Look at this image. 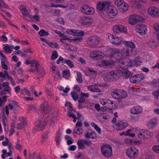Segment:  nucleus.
Segmentation results:
<instances>
[{"mask_svg":"<svg viewBox=\"0 0 159 159\" xmlns=\"http://www.w3.org/2000/svg\"><path fill=\"white\" fill-rule=\"evenodd\" d=\"M114 4L122 12L127 11L129 9V4L125 2L124 0H115L114 2Z\"/></svg>","mask_w":159,"mask_h":159,"instance_id":"nucleus-2","label":"nucleus"},{"mask_svg":"<svg viewBox=\"0 0 159 159\" xmlns=\"http://www.w3.org/2000/svg\"><path fill=\"white\" fill-rule=\"evenodd\" d=\"M20 10L24 15L27 16H30V14L25 6L21 5L20 7Z\"/></svg>","mask_w":159,"mask_h":159,"instance_id":"nucleus-34","label":"nucleus"},{"mask_svg":"<svg viewBox=\"0 0 159 159\" xmlns=\"http://www.w3.org/2000/svg\"><path fill=\"white\" fill-rule=\"evenodd\" d=\"M135 66L140 65L142 62V59L139 57H138L134 61Z\"/></svg>","mask_w":159,"mask_h":159,"instance_id":"nucleus-38","label":"nucleus"},{"mask_svg":"<svg viewBox=\"0 0 159 159\" xmlns=\"http://www.w3.org/2000/svg\"><path fill=\"white\" fill-rule=\"evenodd\" d=\"M101 151L102 155L106 157H109L112 155V149L108 144L103 145L101 148Z\"/></svg>","mask_w":159,"mask_h":159,"instance_id":"nucleus-10","label":"nucleus"},{"mask_svg":"<svg viewBox=\"0 0 159 159\" xmlns=\"http://www.w3.org/2000/svg\"><path fill=\"white\" fill-rule=\"evenodd\" d=\"M66 139L67 140V143L68 145H70L74 142V140L71 137L67 135L66 136Z\"/></svg>","mask_w":159,"mask_h":159,"instance_id":"nucleus-47","label":"nucleus"},{"mask_svg":"<svg viewBox=\"0 0 159 159\" xmlns=\"http://www.w3.org/2000/svg\"><path fill=\"white\" fill-rule=\"evenodd\" d=\"M50 6L51 7H61L63 8H66L67 7L66 6L61 4H55L53 3H51L50 4Z\"/></svg>","mask_w":159,"mask_h":159,"instance_id":"nucleus-49","label":"nucleus"},{"mask_svg":"<svg viewBox=\"0 0 159 159\" xmlns=\"http://www.w3.org/2000/svg\"><path fill=\"white\" fill-rule=\"evenodd\" d=\"M88 142L85 140L81 139L79 140L77 142V145L78 148L80 149H83L85 148V144L87 143Z\"/></svg>","mask_w":159,"mask_h":159,"instance_id":"nucleus-32","label":"nucleus"},{"mask_svg":"<svg viewBox=\"0 0 159 159\" xmlns=\"http://www.w3.org/2000/svg\"><path fill=\"white\" fill-rule=\"evenodd\" d=\"M41 107L43 111L46 113L48 112L50 109L49 106L47 104H44V105H42Z\"/></svg>","mask_w":159,"mask_h":159,"instance_id":"nucleus-40","label":"nucleus"},{"mask_svg":"<svg viewBox=\"0 0 159 159\" xmlns=\"http://www.w3.org/2000/svg\"><path fill=\"white\" fill-rule=\"evenodd\" d=\"M66 32V33L75 36L79 35L82 36L84 34V32L81 30L71 29H67Z\"/></svg>","mask_w":159,"mask_h":159,"instance_id":"nucleus-20","label":"nucleus"},{"mask_svg":"<svg viewBox=\"0 0 159 159\" xmlns=\"http://www.w3.org/2000/svg\"><path fill=\"white\" fill-rule=\"evenodd\" d=\"M134 30L141 36L145 35L148 31L147 26L143 24H139L136 25L134 27Z\"/></svg>","mask_w":159,"mask_h":159,"instance_id":"nucleus-8","label":"nucleus"},{"mask_svg":"<svg viewBox=\"0 0 159 159\" xmlns=\"http://www.w3.org/2000/svg\"><path fill=\"white\" fill-rule=\"evenodd\" d=\"M153 27L155 31L159 33V23H156L153 25Z\"/></svg>","mask_w":159,"mask_h":159,"instance_id":"nucleus-57","label":"nucleus"},{"mask_svg":"<svg viewBox=\"0 0 159 159\" xmlns=\"http://www.w3.org/2000/svg\"><path fill=\"white\" fill-rule=\"evenodd\" d=\"M99 86L98 84H95L88 86L87 88L89 91L94 92L98 93L101 91V90L98 88Z\"/></svg>","mask_w":159,"mask_h":159,"instance_id":"nucleus-29","label":"nucleus"},{"mask_svg":"<svg viewBox=\"0 0 159 159\" xmlns=\"http://www.w3.org/2000/svg\"><path fill=\"white\" fill-rule=\"evenodd\" d=\"M121 61H122V64L125 66V68H128L129 67H132L135 66L134 63V61H132L129 59L125 60H121L117 62L119 63V65H121Z\"/></svg>","mask_w":159,"mask_h":159,"instance_id":"nucleus-19","label":"nucleus"},{"mask_svg":"<svg viewBox=\"0 0 159 159\" xmlns=\"http://www.w3.org/2000/svg\"><path fill=\"white\" fill-rule=\"evenodd\" d=\"M110 80H116L118 79L120 76V73L117 70H113L110 72Z\"/></svg>","mask_w":159,"mask_h":159,"instance_id":"nucleus-27","label":"nucleus"},{"mask_svg":"<svg viewBox=\"0 0 159 159\" xmlns=\"http://www.w3.org/2000/svg\"><path fill=\"white\" fill-rule=\"evenodd\" d=\"M157 123V119L156 118H153L148 122L147 126L149 129H153L156 127Z\"/></svg>","mask_w":159,"mask_h":159,"instance_id":"nucleus-25","label":"nucleus"},{"mask_svg":"<svg viewBox=\"0 0 159 159\" xmlns=\"http://www.w3.org/2000/svg\"><path fill=\"white\" fill-rule=\"evenodd\" d=\"M80 23L84 25H89L92 23L93 19L91 18L87 17H81L79 20Z\"/></svg>","mask_w":159,"mask_h":159,"instance_id":"nucleus-21","label":"nucleus"},{"mask_svg":"<svg viewBox=\"0 0 159 159\" xmlns=\"http://www.w3.org/2000/svg\"><path fill=\"white\" fill-rule=\"evenodd\" d=\"M142 111V108L140 106H136L131 108L130 111L133 114H137L141 113Z\"/></svg>","mask_w":159,"mask_h":159,"instance_id":"nucleus-26","label":"nucleus"},{"mask_svg":"<svg viewBox=\"0 0 159 159\" xmlns=\"http://www.w3.org/2000/svg\"><path fill=\"white\" fill-rule=\"evenodd\" d=\"M108 16L111 18H114L117 14V11L116 9L112 7H109L107 10Z\"/></svg>","mask_w":159,"mask_h":159,"instance_id":"nucleus-22","label":"nucleus"},{"mask_svg":"<svg viewBox=\"0 0 159 159\" xmlns=\"http://www.w3.org/2000/svg\"><path fill=\"white\" fill-rule=\"evenodd\" d=\"M7 96H3L2 98L0 97V107H1L3 104L5 103L7 101Z\"/></svg>","mask_w":159,"mask_h":159,"instance_id":"nucleus-53","label":"nucleus"},{"mask_svg":"<svg viewBox=\"0 0 159 159\" xmlns=\"http://www.w3.org/2000/svg\"><path fill=\"white\" fill-rule=\"evenodd\" d=\"M132 51V49H129V48L126 49H123L120 52L118 53L117 54H116V57L117 56L118 57L116 61L123 60V59L131 55Z\"/></svg>","mask_w":159,"mask_h":159,"instance_id":"nucleus-5","label":"nucleus"},{"mask_svg":"<svg viewBox=\"0 0 159 159\" xmlns=\"http://www.w3.org/2000/svg\"><path fill=\"white\" fill-rule=\"evenodd\" d=\"M39 34L41 36H47L49 34L48 32L43 29L40 30L39 32Z\"/></svg>","mask_w":159,"mask_h":159,"instance_id":"nucleus-39","label":"nucleus"},{"mask_svg":"<svg viewBox=\"0 0 159 159\" xmlns=\"http://www.w3.org/2000/svg\"><path fill=\"white\" fill-rule=\"evenodd\" d=\"M84 137L86 139H94L97 138V135L93 131H89L85 134Z\"/></svg>","mask_w":159,"mask_h":159,"instance_id":"nucleus-31","label":"nucleus"},{"mask_svg":"<svg viewBox=\"0 0 159 159\" xmlns=\"http://www.w3.org/2000/svg\"><path fill=\"white\" fill-rule=\"evenodd\" d=\"M123 43L126 46L129 47L132 49H134L135 48V44L132 42L124 40Z\"/></svg>","mask_w":159,"mask_h":159,"instance_id":"nucleus-35","label":"nucleus"},{"mask_svg":"<svg viewBox=\"0 0 159 159\" xmlns=\"http://www.w3.org/2000/svg\"><path fill=\"white\" fill-rule=\"evenodd\" d=\"M58 57V53L57 51H54L52 52L51 58L52 60L56 59Z\"/></svg>","mask_w":159,"mask_h":159,"instance_id":"nucleus-56","label":"nucleus"},{"mask_svg":"<svg viewBox=\"0 0 159 159\" xmlns=\"http://www.w3.org/2000/svg\"><path fill=\"white\" fill-rule=\"evenodd\" d=\"M122 61H121V65L120 66L119 70L121 72L123 77L125 78H127L131 75V73L130 71L126 69L125 68V66L122 64Z\"/></svg>","mask_w":159,"mask_h":159,"instance_id":"nucleus-17","label":"nucleus"},{"mask_svg":"<svg viewBox=\"0 0 159 159\" xmlns=\"http://www.w3.org/2000/svg\"><path fill=\"white\" fill-rule=\"evenodd\" d=\"M143 18L140 16L136 14L130 15L128 18V23L131 25H134L138 22L142 21Z\"/></svg>","mask_w":159,"mask_h":159,"instance_id":"nucleus-9","label":"nucleus"},{"mask_svg":"<svg viewBox=\"0 0 159 159\" xmlns=\"http://www.w3.org/2000/svg\"><path fill=\"white\" fill-rule=\"evenodd\" d=\"M63 76L66 79H68L70 77V72L69 70H65L63 72Z\"/></svg>","mask_w":159,"mask_h":159,"instance_id":"nucleus-54","label":"nucleus"},{"mask_svg":"<svg viewBox=\"0 0 159 159\" xmlns=\"http://www.w3.org/2000/svg\"><path fill=\"white\" fill-rule=\"evenodd\" d=\"M153 135L152 132L144 129H140L138 133V137L141 139H148Z\"/></svg>","mask_w":159,"mask_h":159,"instance_id":"nucleus-7","label":"nucleus"},{"mask_svg":"<svg viewBox=\"0 0 159 159\" xmlns=\"http://www.w3.org/2000/svg\"><path fill=\"white\" fill-rule=\"evenodd\" d=\"M107 35L109 41L111 43L116 45H121L124 41L123 40V38L120 37H118L110 34H108Z\"/></svg>","mask_w":159,"mask_h":159,"instance_id":"nucleus-6","label":"nucleus"},{"mask_svg":"<svg viewBox=\"0 0 159 159\" xmlns=\"http://www.w3.org/2000/svg\"><path fill=\"white\" fill-rule=\"evenodd\" d=\"M103 77L105 81H108L110 80V72H106L103 75Z\"/></svg>","mask_w":159,"mask_h":159,"instance_id":"nucleus-41","label":"nucleus"},{"mask_svg":"<svg viewBox=\"0 0 159 159\" xmlns=\"http://www.w3.org/2000/svg\"><path fill=\"white\" fill-rule=\"evenodd\" d=\"M72 97L75 101H76L78 98V95L77 93L75 92H72L71 93Z\"/></svg>","mask_w":159,"mask_h":159,"instance_id":"nucleus-63","label":"nucleus"},{"mask_svg":"<svg viewBox=\"0 0 159 159\" xmlns=\"http://www.w3.org/2000/svg\"><path fill=\"white\" fill-rule=\"evenodd\" d=\"M61 37V38L60 39V41L63 43V45L66 46L68 45V44L65 43L64 40H69V39L66 37L64 34V36H62Z\"/></svg>","mask_w":159,"mask_h":159,"instance_id":"nucleus-42","label":"nucleus"},{"mask_svg":"<svg viewBox=\"0 0 159 159\" xmlns=\"http://www.w3.org/2000/svg\"><path fill=\"white\" fill-rule=\"evenodd\" d=\"M100 103L103 106L107 107L110 113H112L113 111L111 109H115L117 108V103L110 100L101 98L100 100Z\"/></svg>","mask_w":159,"mask_h":159,"instance_id":"nucleus-1","label":"nucleus"},{"mask_svg":"<svg viewBox=\"0 0 159 159\" xmlns=\"http://www.w3.org/2000/svg\"><path fill=\"white\" fill-rule=\"evenodd\" d=\"M2 0H0V9L3 11H5V9L7 8V5L5 4L3 2H2Z\"/></svg>","mask_w":159,"mask_h":159,"instance_id":"nucleus-46","label":"nucleus"},{"mask_svg":"<svg viewBox=\"0 0 159 159\" xmlns=\"http://www.w3.org/2000/svg\"><path fill=\"white\" fill-rule=\"evenodd\" d=\"M11 88L9 86L8 83L7 82V84H6V85H5V86L4 87L3 90L4 91L8 92V94L11 95Z\"/></svg>","mask_w":159,"mask_h":159,"instance_id":"nucleus-48","label":"nucleus"},{"mask_svg":"<svg viewBox=\"0 0 159 159\" xmlns=\"http://www.w3.org/2000/svg\"><path fill=\"white\" fill-rule=\"evenodd\" d=\"M62 63H66L68 66L71 68L74 66V64H73L72 61L70 60L65 59L64 62H63Z\"/></svg>","mask_w":159,"mask_h":159,"instance_id":"nucleus-51","label":"nucleus"},{"mask_svg":"<svg viewBox=\"0 0 159 159\" xmlns=\"http://www.w3.org/2000/svg\"><path fill=\"white\" fill-rule=\"evenodd\" d=\"M144 78V75L142 73L131 77L129 79V80L131 83L136 84L141 81Z\"/></svg>","mask_w":159,"mask_h":159,"instance_id":"nucleus-15","label":"nucleus"},{"mask_svg":"<svg viewBox=\"0 0 159 159\" xmlns=\"http://www.w3.org/2000/svg\"><path fill=\"white\" fill-rule=\"evenodd\" d=\"M147 12L148 15L153 17H157L159 16V10L157 7L151 6L147 9Z\"/></svg>","mask_w":159,"mask_h":159,"instance_id":"nucleus-13","label":"nucleus"},{"mask_svg":"<svg viewBox=\"0 0 159 159\" xmlns=\"http://www.w3.org/2000/svg\"><path fill=\"white\" fill-rule=\"evenodd\" d=\"M21 93L24 95H27L28 96H30V92L25 89L21 90Z\"/></svg>","mask_w":159,"mask_h":159,"instance_id":"nucleus-60","label":"nucleus"},{"mask_svg":"<svg viewBox=\"0 0 159 159\" xmlns=\"http://www.w3.org/2000/svg\"><path fill=\"white\" fill-rule=\"evenodd\" d=\"M128 124L125 120H120L113 125V128L115 130L120 131L124 129L128 126Z\"/></svg>","mask_w":159,"mask_h":159,"instance_id":"nucleus-11","label":"nucleus"},{"mask_svg":"<svg viewBox=\"0 0 159 159\" xmlns=\"http://www.w3.org/2000/svg\"><path fill=\"white\" fill-rule=\"evenodd\" d=\"M77 77L76 78L77 81L79 83H81L83 81L82 76L81 73L79 72H77Z\"/></svg>","mask_w":159,"mask_h":159,"instance_id":"nucleus-45","label":"nucleus"},{"mask_svg":"<svg viewBox=\"0 0 159 159\" xmlns=\"http://www.w3.org/2000/svg\"><path fill=\"white\" fill-rule=\"evenodd\" d=\"M3 45L4 46L3 49L6 53L10 54L12 52V50L14 49V46L9 45L7 44H4Z\"/></svg>","mask_w":159,"mask_h":159,"instance_id":"nucleus-33","label":"nucleus"},{"mask_svg":"<svg viewBox=\"0 0 159 159\" xmlns=\"http://www.w3.org/2000/svg\"><path fill=\"white\" fill-rule=\"evenodd\" d=\"M152 94L156 99H158L159 95V89L154 91L152 93Z\"/></svg>","mask_w":159,"mask_h":159,"instance_id":"nucleus-62","label":"nucleus"},{"mask_svg":"<svg viewBox=\"0 0 159 159\" xmlns=\"http://www.w3.org/2000/svg\"><path fill=\"white\" fill-rule=\"evenodd\" d=\"M100 40L99 38L97 36H93L90 37L88 38V42L91 45H94L98 42Z\"/></svg>","mask_w":159,"mask_h":159,"instance_id":"nucleus-30","label":"nucleus"},{"mask_svg":"<svg viewBox=\"0 0 159 159\" xmlns=\"http://www.w3.org/2000/svg\"><path fill=\"white\" fill-rule=\"evenodd\" d=\"M73 132L75 134L80 135L82 134L83 130L81 128H78L76 127L74 129Z\"/></svg>","mask_w":159,"mask_h":159,"instance_id":"nucleus-44","label":"nucleus"},{"mask_svg":"<svg viewBox=\"0 0 159 159\" xmlns=\"http://www.w3.org/2000/svg\"><path fill=\"white\" fill-rule=\"evenodd\" d=\"M111 96L116 99H121L126 98L127 95L126 92L120 89H114L111 93Z\"/></svg>","mask_w":159,"mask_h":159,"instance_id":"nucleus-3","label":"nucleus"},{"mask_svg":"<svg viewBox=\"0 0 159 159\" xmlns=\"http://www.w3.org/2000/svg\"><path fill=\"white\" fill-rule=\"evenodd\" d=\"M26 122L24 121L23 123H21V124H19L17 125V128L20 129H23L24 128L26 125Z\"/></svg>","mask_w":159,"mask_h":159,"instance_id":"nucleus-61","label":"nucleus"},{"mask_svg":"<svg viewBox=\"0 0 159 159\" xmlns=\"http://www.w3.org/2000/svg\"><path fill=\"white\" fill-rule=\"evenodd\" d=\"M100 63L98 65L100 66H103L106 67H108L113 66L115 62L114 61H111L102 60L99 62Z\"/></svg>","mask_w":159,"mask_h":159,"instance_id":"nucleus-23","label":"nucleus"},{"mask_svg":"<svg viewBox=\"0 0 159 159\" xmlns=\"http://www.w3.org/2000/svg\"><path fill=\"white\" fill-rule=\"evenodd\" d=\"M58 88L59 91L61 92H63L65 93H68L70 89L69 88L66 87L64 89L63 87L61 86H59Z\"/></svg>","mask_w":159,"mask_h":159,"instance_id":"nucleus-43","label":"nucleus"},{"mask_svg":"<svg viewBox=\"0 0 159 159\" xmlns=\"http://www.w3.org/2000/svg\"><path fill=\"white\" fill-rule=\"evenodd\" d=\"M133 6L134 7L138 10L141 9L142 7V5L136 0H135L133 1Z\"/></svg>","mask_w":159,"mask_h":159,"instance_id":"nucleus-37","label":"nucleus"},{"mask_svg":"<svg viewBox=\"0 0 159 159\" xmlns=\"http://www.w3.org/2000/svg\"><path fill=\"white\" fill-rule=\"evenodd\" d=\"M47 123V122L45 121L40 122L38 120H37L35 122V129L38 131L43 129Z\"/></svg>","mask_w":159,"mask_h":159,"instance_id":"nucleus-24","label":"nucleus"},{"mask_svg":"<svg viewBox=\"0 0 159 159\" xmlns=\"http://www.w3.org/2000/svg\"><path fill=\"white\" fill-rule=\"evenodd\" d=\"M96 56L95 57V58H96L95 60L100 59L102 58L105 56L104 53L102 52L96 51Z\"/></svg>","mask_w":159,"mask_h":159,"instance_id":"nucleus-36","label":"nucleus"},{"mask_svg":"<svg viewBox=\"0 0 159 159\" xmlns=\"http://www.w3.org/2000/svg\"><path fill=\"white\" fill-rule=\"evenodd\" d=\"M0 59L1 61V64L3 69L7 70L8 66L6 63H7L8 60L6 56L2 53L0 50Z\"/></svg>","mask_w":159,"mask_h":159,"instance_id":"nucleus-18","label":"nucleus"},{"mask_svg":"<svg viewBox=\"0 0 159 159\" xmlns=\"http://www.w3.org/2000/svg\"><path fill=\"white\" fill-rule=\"evenodd\" d=\"M152 149L154 152L159 153V144L153 146L152 147Z\"/></svg>","mask_w":159,"mask_h":159,"instance_id":"nucleus-55","label":"nucleus"},{"mask_svg":"<svg viewBox=\"0 0 159 159\" xmlns=\"http://www.w3.org/2000/svg\"><path fill=\"white\" fill-rule=\"evenodd\" d=\"M138 132V129L137 128H132L127 130V134L129 137L134 138Z\"/></svg>","mask_w":159,"mask_h":159,"instance_id":"nucleus-28","label":"nucleus"},{"mask_svg":"<svg viewBox=\"0 0 159 159\" xmlns=\"http://www.w3.org/2000/svg\"><path fill=\"white\" fill-rule=\"evenodd\" d=\"M2 34H3L2 36V41L3 42H6L7 41V37L6 35L7 34V33L5 32H3Z\"/></svg>","mask_w":159,"mask_h":159,"instance_id":"nucleus-58","label":"nucleus"},{"mask_svg":"<svg viewBox=\"0 0 159 159\" xmlns=\"http://www.w3.org/2000/svg\"><path fill=\"white\" fill-rule=\"evenodd\" d=\"M133 141V140L128 138L125 139L124 140V143L129 146L132 145Z\"/></svg>","mask_w":159,"mask_h":159,"instance_id":"nucleus-52","label":"nucleus"},{"mask_svg":"<svg viewBox=\"0 0 159 159\" xmlns=\"http://www.w3.org/2000/svg\"><path fill=\"white\" fill-rule=\"evenodd\" d=\"M81 12L87 15H93L95 12L94 9L86 5H83L80 8Z\"/></svg>","mask_w":159,"mask_h":159,"instance_id":"nucleus-14","label":"nucleus"},{"mask_svg":"<svg viewBox=\"0 0 159 159\" xmlns=\"http://www.w3.org/2000/svg\"><path fill=\"white\" fill-rule=\"evenodd\" d=\"M125 153L129 158L133 159L138 157L139 150L135 147H130L127 149Z\"/></svg>","mask_w":159,"mask_h":159,"instance_id":"nucleus-4","label":"nucleus"},{"mask_svg":"<svg viewBox=\"0 0 159 159\" xmlns=\"http://www.w3.org/2000/svg\"><path fill=\"white\" fill-rule=\"evenodd\" d=\"M96 51H93L91 52L90 54L89 57L92 59L95 60L96 58L95 57L96 56Z\"/></svg>","mask_w":159,"mask_h":159,"instance_id":"nucleus-64","label":"nucleus"},{"mask_svg":"<svg viewBox=\"0 0 159 159\" xmlns=\"http://www.w3.org/2000/svg\"><path fill=\"white\" fill-rule=\"evenodd\" d=\"M113 30L114 32L116 33L122 32L125 33L127 32L126 26L121 25H116L113 26Z\"/></svg>","mask_w":159,"mask_h":159,"instance_id":"nucleus-16","label":"nucleus"},{"mask_svg":"<svg viewBox=\"0 0 159 159\" xmlns=\"http://www.w3.org/2000/svg\"><path fill=\"white\" fill-rule=\"evenodd\" d=\"M91 125L94 129L96 130V131L99 134H100L101 132L100 128L98 126L93 122L91 123Z\"/></svg>","mask_w":159,"mask_h":159,"instance_id":"nucleus-50","label":"nucleus"},{"mask_svg":"<svg viewBox=\"0 0 159 159\" xmlns=\"http://www.w3.org/2000/svg\"><path fill=\"white\" fill-rule=\"evenodd\" d=\"M111 2L110 1L98 2L97 5V8L99 11H105L110 7Z\"/></svg>","mask_w":159,"mask_h":159,"instance_id":"nucleus-12","label":"nucleus"},{"mask_svg":"<svg viewBox=\"0 0 159 159\" xmlns=\"http://www.w3.org/2000/svg\"><path fill=\"white\" fill-rule=\"evenodd\" d=\"M5 141H3L2 142V144L4 146H7L10 143V142L9 139L7 138H5Z\"/></svg>","mask_w":159,"mask_h":159,"instance_id":"nucleus-59","label":"nucleus"}]
</instances>
